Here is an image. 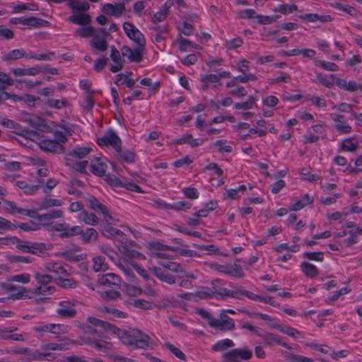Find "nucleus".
I'll return each instance as SVG.
<instances>
[{"instance_id": "f257e3e1", "label": "nucleus", "mask_w": 362, "mask_h": 362, "mask_svg": "<svg viewBox=\"0 0 362 362\" xmlns=\"http://www.w3.org/2000/svg\"><path fill=\"white\" fill-rule=\"evenodd\" d=\"M88 322L95 327H100L104 330H109L117 334L125 344L132 346L134 349H147L154 345L151 337L140 329H129L127 331L117 328L107 322L100 320L95 317H88Z\"/></svg>"}, {"instance_id": "f03ea898", "label": "nucleus", "mask_w": 362, "mask_h": 362, "mask_svg": "<svg viewBox=\"0 0 362 362\" xmlns=\"http://www.w3.org/2000/svg\"><path fill=\"white\" fill-rule=\"evenodd\" d=\"M23 120L35 129L28 130L23 129L19 124L16 122L17 127H13L15 129L13 133L23 136L25 139L33 140L38 135L37 130L42 132L50 131V127L47 124L45 119L39 116L27 114L24 115Z\"/></svg>"}, {"instance_id": "7ed1b4c3", "label": "nucleus", "mask_w": 362, "mask_h": 362, "mask_svg": "<svg viewBox=\"0 0 362 362\" xmlns=\"http://www.w3.org/2000/svg\"><path fill=\"white\" fill-rule=\"evenodd\" d=\"M11 243L16 245L17 249L23 252L41 256L46 250L50 249V245L43 243H31L21 240L17 237L11 238Z\"/></svg>"}, {"instance_id": "20e7f679", "label": "nucleus", "mask_w": 362, "mask_h": 362, "mask_svg": "<svg viewBox=\"0 0 362 362\" xmlns=\"http://www.w3.org/2000/svg\"><path fill=\"white\" fill-rule=\"evenodd\" d=\"M103 333L90 326L85 328V334L81 337L83 344L90 345L99 351L106 349V343L99 339L103 338Z\"/></svg>"}, {"instance_id": "39448f33", "label": "nucleus", "mask_w": 362, "mask_h": 362, "mask_svg": "<svg viewBox=\"0 0 362 362\" xmlns=\"http://www.w3.org/2000/svg\"><path fill=\"white\" fill-rule=\"evenodd\" d=\"M34 277L36 279L38 284H40V286L36 288L34 290V293L40 294V295H47V293H52L54 291V286H46L42 287V286H47L52 281V276L48 274L40 273V272H35L34 274Z\"/></svg>"}, {"instance_id": "423d86ee", "label": "nucleus", "mask_w": 362, "mask_h": 362, "mask_svg": "<svg viewBox=\"0 0 362 362\" xmlns=\"http://www.w3.org/2000/svg\"><path fill=\"white\" fill-rule=\"evenodd\" d=\"M97 144L100 146H111L117 152L121 151L122 141L116 132L110 129L105 135L97 139Z\"/></svg>"}, {"instance_id": "0eeeda50", "label": "nucleus", "mask_w": 362, "mask_h": 362, "mask_svg": "<svg viewBox=\"0 0 362 362\" xmlns=\"http://www.w3.org/2000/svg\"><path fill=\"white\" fill-rule=\"evenodd\" d=\"M123 28L126 35L132 40H134L138 45L144 47L146 45V39L144 35L132 24L129 22H124L123 23Z\"/></svg>"}, {"instance_id": "6e6552de", "label": "nucleus", "mask_w": 362, "mask_h": 362, "mask_svg": "<svg viewBox=\"0 0 362 362\" xmlns=\"http://www.w3.org/2000/svg\"><path fill=\"white\" fill-rule=\"evenodd\" d=\"M10 23L15 25L21 23L24 25L33 28L48 27L50 25L47 21L35 17L12 18L10 19Z\"/></svg>"}, {"instance_id": "1a4fd4ad", "label": "nucleus", "mask_w": 362, "mask_h": 362, "mask_svg": "<svg viewBox=\"0 0 362 362\" xmlns=\"http://www.w3.org/2000/svg\"><path fill=\"white\" fill-rule=\"evenodd\" d=\"M211 327L221 331H231L235 329V323L233 319L225 313L220 315V318H215L211 323Z\"/></svg>"}, {"instance_id": "9d476101", "label": "nucleus", "mask_w": 362, "mask_h": 362, "mask_svg": "<svg viewBox=\"0 0 362 362\" xmlns=\"http://www.w3.org/2000/svg\"><path fill=\"white\" fill-rule=\"evenodd\" d=\"M88 206L96 213L102 214L106 221H113V217L110 214L109 210L105 205L102 204L98 199L91 197L86 199Z\"/></svg>"}, {"instance_id": "9b49d317", "label": "nucleus", "mask_w": 362, "mask_h": 362, "mask_svg": "<svg viewBox=\"0 0 362 362\" xmlns=\"http://www.w3.org/2000/svg\"><path fill=\"white\" fill-rule=\"evenodd\" d=\"M39 146L42 150L47 152L58 154L65 153V149L63 145L52 139L41 140L39 142Z\"/></svg>"}, {"instance_id": "f8f14e48", "label": "nucleus", "mask_w": 362, "mask_h": 362, "mask_svg": "<svg viewBox=\"0 0 362 362\" xmlns=\"http://www.w3.org/2000/svg\"><path fill=\"white\" fill-rule=\"evenodd\" d=\"M98 284L110 288H120V279L113 273H107L99 276L98 279Z\"/></svg>"}, {"instance_id": "ddd939ff", "label": "nucleus", "mask_w": 362, "mask_h": 362, "mask_svg": "<svg viewBox=\"0 0 362 362\" xmlns=\"http://www.w3.org/2000/svg\"><path fill=\"white\" fill-rule=\"evenodd\" d=\"M99 33L104 34L105 35H110V33L107 32L105 28H99L96 30L92 26L83 27L75 31V36H80L86 38L88 37H99Z\"/></svg>"}, {"instance_id": "4468645a", "label": "nucleus", "mask_w": 362, "mask_h": 362, "mask_svg": "<svg viewBox=\"0 0 362 362\" xmlns=\"http://www.w3.org/2000/svg\"><path fill=\"white\" fill-rule=\"evenodd\" d=\"M74 303L72 301L65 300L59 303V308L57 310V315L63 318H73L76 315V310L73 308Z\"/></svg>"}, {"instance_id": "2eb2a0df", "label": "nucleus", "mask_w": 362, "mask_h": 362, "mask_svg": "<svg viewBox=\"0 0 362 362\" xmlns=\"http://www.w3.org/2000/svg\"><path fill=\"white\" fill-rule=\"evenodd\" d=\"M102 11L109 16L119 18L123 15L125 11V2L122 1L119 4H105L102 8Z\"/></svg>"}, {"instance_id": "dca6fc26", "label": "nucleus", "mask_w": 362, "mask_h": 362, "mask_svg": "<svg viewBox=\"0 0 362 362\" xmlns=\"http://www.w3.org/2000/svg\"><path fill=\"white\" fill-rule=\"evenodd\" d=\"M144 47L139 45L135 49H131L128 46H124L122 49L123 57L127 56L132 62H140L142 60V52Z\"/></svg>"}, {"instance_id": "f3484780", "label": "nucleus", "mask_w": 362, "mask_h": 362, "mask_svg": "<svg viewBox=\"0 0 362 362\" xmlns=\"http://www.w3.org/2000/svg\"><path fill=\"white\" fill-rule=\"evenodd\" d=\"M261 337L264 340L265 345L273 346L275 344H279L287 349H291V347L287 343L282 341L281 338L276 334L270 332H264L262 335H261Z\"/></svg>"}, {"instance_id": "a211bd4d", "label": "nucleus", "mask_w": 362, "mask_h": 362, "mask_svg": "<svg viewBox=\"0 0 362 362\" xmlns=\"http://www.w3.org/2000/svg\"><path fill=\"white\" fill-rule=\"evenodd\" d=\"M332 118L334 122L335 129L340 134H347L351 131V127L345 121V117L341 115H332Z\"/></svg>"}, {"instance_id": "6ab92c4d", "label": "nucleus", "mask_w": 362, "mask_h": 362, "mask_svg": "<svg viewBox=\"0 0 362 362\" xmlns=\"http://www.w3.org/2000/svg\"><path fill=\"white\" fill-rule=\"evenodd\" d=\"M90 167V172L95 175L103 177L105 175L107 165L105 163L100 161V158H95V159L92 160Z\"/></svg>"}, {"instance_id": "aec40b11", "label": "nucleus", "mask_w": 362, "mask_h": 362, "mask_svg": "<svg viewBox=\"0 0 362 362\" xmlns=\"http://www.w3.org/2000/svg\"><path fill=\"white\" fill-rule=\"evenodd\" d=\"M109 35L99 33V37H93L90 41V46L100 52H105L107 49L108 45L106 38Z\"/></svg>"}, {"instance_id": "412c9836", "label": "nucleus", "mask_w": 362, "mask_h": 362, "mask_svg": "<svg viewBox=\"0 0 362 362\" xmlns=\"http://www.w3.org/2000/svg\"><path fill=\"white\" fill-rule=\"evenodd\" d=\"M179 286L185 288H190L192 286V280L197 279V276L192 274L186 272L181 273L177 276Z\"/></svg>"}, {"instance_id": "4be33fe9", "label": "nucleus", "mask_w": 362, "mask_h": 362, "mask_svg": "<svg viewBox=\"0 0 362 362\" xmlns=\"http://www.w3.org/2000/svg\"><path fill=\"white\" fill-rule=\"evenodd\" d=\"M153 274L160 281L166 282L169 284L176 283V278L170 274L165 273L160 268L155 267L152 269Z\"/></svg>"}, {"instance_id": "5701e85b", "label": "nucleus", "mask_w": 362, "mask_h": 362, "mask_svg": "<svg viewBox=\"0 0 362 362\" xmlns=\"http://www.w3.org/2000/svg\"><path fill=\"white\" fill-rule=\"evenodd\" d=\"M204 142V139H194L192 134H184L181 138L174 141L175 144H188L191 147H196L201 145Z\"/></svg>"}, {"instance_id": "b1692460", "label": "nucleus", "mask_w": 362, "mask_h": 362, "mask_svg": "<svg viewBox=\"0 0 362 362\" xmlns=\"http://www.w3.org/2000/svg\"><path fill=\"white\" fill-rule=\"evenodd\" d=\"M68 21L72 23L87 25L91 22V17L86 13L74 14L69 17Z\"/></svg>"}, {"instance_id": "393cba45", "label": "nucleus", "mask_w": 362, "mask_h": 362, "mask_svg": "<svg viewBox=\"0 0 362 362\" xmlns=\"http://www.w3.org/2000/svg\"><path fill=\"white\" fill-rule=\"evenodd\" d=\"M300 18L303 21L312 23L317 21L322 23L330 22L332 20V16L329 15L320 16L317 13H308L305 15H301L300 16Z\"/></svg>"}, {"instance_id": "a878e982", "label": "nucleus", "mask_w": 362, "mask_h": 362, "mask_svg": "<svg viewBox=\"0 0 362 362\" xmlns=\"http://www.w3.org/2000/svg\"><path fill=\"white\" fill-rule=\"evenodd\" d=\"M26 57V52L24 49H13L2 57V60L8 63Z\"/></svg>"}, {"instance_id": "bb28decb", "label": "nucleus", "mask_w": 362, "mask_h": 362, "mask_svg": "<svg viewBox=\"0 0 362 362\" xmlns=\"http://www.w3.org/2000/svg\"><path fill=\"white\" fill-rule=\"evenodd\" d=\"M118 290L119 288H111L108 290L102 291L100 292V296L105 300H116L121 296V293Z\"/></svg>"}, {"instance_id": "cd10ccee", "label": "nucleus", "mask_w": 362, "mask_h": 362, "mask_svg": "<svg viewBox=\"0 0 362 362\" xmlns=\"http://www.w3.org/2000/svg\"><path fill=\"white\" fill-rule=\"evenodd\" d=\"M79 218L86 224L90 226H95L99 222V219L95 214L87 211H82L79 214Z\"/></svg>"}, {"instance_id": "c85d7f7f", "label": "nucleus", "mask_w": 362, "mask_h": 362, "mask_svg": "<svg viewBox=\"0 0 362 362\" xmlns=\"http://www.w3.org/2000/svg\"><path fill=\"white\" fill-rule=\"evenodd\" d=\"M78 235H81L82 240L85 243H89L91 241H95L98 238V232L94 228H90L86 230V231H83L81 229V233Z\"/></svg>"}, {"instance_id": "c756f323", "label": "nucleus", "mask_w": 362, "mask_h": 362, "mask_svg": "<svg viewBox=\"0 0 362 362\" xmlns=\"http://www.w3.org/2000/svg\"><path fill=\"white\" fill-rule=\"evenodd\" d=\"M68 6L73 13L76 11L86 12L90 8V6L86 1H71L69 2Z\"/></svg>"}, {"instance_id": "7c9ffc66", "label": "nucleus", "mask_w": 362, "mask_h": 362, "mask_svg": "<svg viewBox=\"0 0 362 362\" xmlns=\"http://www.w3.org/2000/svg\"><path fill=\"white\" fill-rule=\"evenodd\" d=\"M354 138L344 139L340 145L341 149L349 152H355L358 146L357 141L353 142Z\"/></svg>"}, {"instance_id": "2f4dec72", "label": "nucleus", "mask_w": 362, "mask_h": 362, "mask_svg": "<svg viewBox=\"0 0 362 362\" xmlns=\"http://www.w3.org/2000/svg\"><path fill=\"white\" fill-rule=\"evenodd\" d=\"M301 269L307 277L314 278L318 274L317 269L312 264L304 262L301 264Z\"/></svg>"}, {"instance_id": "473e14b6", "label": "nucleus", "mask_w": 362, "mask_h": 362, "mask_svg": "<svg viewBox=\"0 0 362 362\" xmlns=\"http://www.w3.org/2000/svg\"><path fill=\"white\" fill-rule=\"evenodd\" d=\"M61 255L67 261L72 262H78L86 258V254H75L71 251H66L61 254Z\"/></svg>"}, {"instance_id": "72a5a7b5", "label": "nucleus", "mask_w": 362, "mask_h": 362, "mask_svg": "<svg viewBox=\"0 0 362 362\" xmlns=\"http://www.w3.org/2000/svg\"><path fill=\"white\" fill-rule=\"evenodd\" d=\"M93 269L95 272H105L108 269V265L105 262V258L103 256H97L93 258Z\"/></svg>"}, {"instance_id": "f704fd0d", "label": "nucleus", "mask_w": 362, "mask_h": 362, "mask_svg": "<svg viewBox=\"0 0 362 362\" xmlns=\"http://www.w3.org/2000/svg\"><path fill=\"white\" fill-rule=\"evenodd\" d=\"M194 296H196V299H209L214 296H216V291H213L208 287H204L201 290L197 291L194 293Z\"/></svg>"}, {"instance_id": "c9c22d12", "label": "nucleus", "mask_w": 362, "mask_h": 362, "mask_svg": "<svg viewBox=\"0 0 362 362\" xmlns=\"http://www.w3.org/2000/svg\"><path fill=\"white\" fill-rule=\"evenodd\" d=\"M272 327L273 328L277 329L279 332H282L283 334H287L291 337L296 338L297 335L300 334V332L299 331L291 327L282 326L278 324L273 325Z\"/></svg>"}, {"instance_id": "e433bc0d", "label": "nucleus", "mask_w": 362, "mask_h": 362, "mask_svg": "<svg viewBox=\"0 0 362 362\" xmlns=\"http://www.w3.org/2000/svg\"><path fill=\"white\" fill-rule=\"evenodd\" d=\"M0 339L4 340H13L18 341H25V337L24 334H17V333H11V332H5L0 331Z\"/></svg>"}, {"instance_id": "4c0bfd02", "label": "nucleus", "mask_w": 362, "mask_h": 362, "mask_svg": "<svg viewBox=\"0 0 362 362\" xmlns=\"http://www.w3.org/2000/svg\"><path fill=\"white\" fill-rule=\"evenodd\" d=\"M92 151L91 148L88 147H77L71 151L68 155L76 158H83Z\"/></svg>"}, {"instance_id": "58836bf2", "label": "nucleus", "mask_w": 362, "mask_h": 362, "mask_svg": "<svg viewBox=\"0 0 362 362\" xmlns=\"http://www.w3.org/2000/svg\"><path fill=\"white\" fill-rule=\"evenodd\" d=\"M80 233H81V227H80V226L69 227L68 226H66L65 230L64 232L61 233L59 236L61 238H69L72 236L78 235Z\"/></svg>"}, {"instance_id": "ea45409f", "label": "nucleus", "mask_w": 362, "mask_h": 362, "mask_svg": "<svg viewBox=\"0 0 362 362\" xmlns=\"http://www.w3.org/2000/svg\"><path fill=\"white\" fill-rule=\"evenodd\" d=\"M159 264L165 267V269L173 272L178 273L180 274L181 273L184 272L185 269L182 267V266L176 262H160Z\"/></svg>"}, {"instance_id": "a19ab883", "label": "nucleus", "mask_w": 362, "mask_h": 362, "mask_svg": "<svg viewBox=\"0 0 362 362\" xmlns=\"http://www.w3.org/2000/svg\"><path fill=\"white\" fill-rule=\"evenodd\" d=\"M163 207L167 209H174L175 211H185V209H190L192 204L187 202H178L173 204H164Z\"/></svg>"}, {"instance_id": "79ce46f5", "label": "nucleus", "mask_w": 362, "mask_h": 362, "mask_svg": "<svg viewBox=\"0 0 362 362\" xmlns=\"http://www.w3.org/2000/svg\"><path fill=\"white\" fill-rule=\"evenodd\" d=\"M12 72L16 76H35L37 74L36 66L28 69L16 68L13 69Z\"/></svg>"}, {"instance_id": "37998d69", "label": "nucleus", "mask_w": 362, "mask_h": 362, "mask_svg": "<svg viewBox=\"0 0 362 362\" xmlns=\"http://www.w3.org/2000/svg\"><path fill=\"white\" fill-rule=\"evenodd\" d=\"M45 268L48 271L54 272L59 274H67V271L59 263L48 262L45 264Z\"/></svg>"}, {"instance_id": "c03bdc74", "label": "nucleus", "mask_w": 362, "mask_h": 362, "mask_svg": "<svg viewBox=\"0 0 362 362\" xmlns=\"http://www.w3.org/2000/svg\"><path fill=\"white\" fill-rule=\"evenodd\" d=\"M232 351L240 359L242 360H249L252 356V351L247 348L235 349Z\"/></svg>"}, {"instance_id": "a18cd8bd", "label": "nucleus", "mask_w": 362, "mask_h": 362, "mask_svg": "<svg viewBox=\"0 0 362 362\" xmlns=\"http://www.w3.org/2000/svg\"><path fill=\"white\" fill-rule=\"evenodd\" d=\"M332 6L334 8L341 10L344 12H346V13L349 14L351 16H356V10L355 8L350 6H345L340 3H333L332 4Z\"/></svg>"}, {"instance_id": "49530a36", "label": "nucleus", "mask_w": 362, "mask_h": 362, "mask_svg": "<svg viewBox=\"0 0 362 362\" xmlns=\"http://www.w3.org/2000/svg\"><path fill=\"white\" fill-rule=\"evenodd\" d=\"M233 342L230 339H226L221 340L218 341L216 344H215L212 347V350L214 351H218L223 350L227 347H233Z\"/></svg>"}, {"instance_id": "de8ad7c7", "label": "nucleus", "mask_w": 362, "mask_h": 362, "mask_svg": "<svg viewBox=\"0 0 362 362\" xmlns=\"http://www.w3.org/2000/svg\"><path fill=\"white\" fill-rule=\"evenodd\" d=\"M47 105L52 108L62 109L69 105V103L66 100L49 99Z\"/></svg>"}, {"instance_id": "09e8293b", "label": "nucleus", "mask_w": 362, "mask_h": 362, "mask_svg": "<svg viewBox=\"0 0 362 362\" xmlns=\"http://www.w3.org/2000/svg\"><path fill=\"white\" fill-rule=\"evenodd\" d=\"M119 155L120 158L129 163H133L135 160L136 155L135 153L130 150H125L117 152Z\"/></svg>"}, {"instance_id": "8fccbe9b", "label": "nucleus", "mask_w": 362, "mask_h": 362, "mask_svg": "<svg viewBox=\"0 0 362 362\" xmlns=\"http://www.w3.org/2000/svg\"><path fill=\"white\" fill-rule=\"evenodd\" d=\"M230 276L236 277V278H242L245 276L242 267L235 262L233 264H230Z\"/></svg>"}, {"instance_id": "3c124183", "label": "nucleus", "mask_w": 362, "mask_h": 362, "mask_svg": "<svg viewBox=\"0 0 362 362\" xmlns=\"http://www.w3.org/2000/svg\"><path fill=\"white\" fill-rule=\"evenodd\" d=\"M298 10V6L295 4L287 5L281 4L274 9L275 11L280 12L282 14L291 13Z\"/></svg>"}, {"instance_id": "603ef678", "label": "nucleus", "mask_w": 362, "mask_h": 362, "mask_svg": "<svg viewBox=\"0 0 362 362\" xmlns=\"http://www.w3.org/2000/svg\"><path fill=\"white\" fill-rule=\"evenodd\" d=\"M59 285L65 288H74L77 286V282L73 279L58 278Z\"/></svg>"}, {"instance_id": "864d4df0", "label": "nucleus", "mask_w": 362, "mask_h": 362, "mask_svg": "<svg viewBox=\"0 0 362 362\" xmlns=\"http://www.w3.org/2000/svg\"><path fill=\"white\" fill-rule=\"evenodd\" d=\"M13 80L6 74L0 71V90L6 88V85L12 86Z\"/></svg>"}, {"instance_id": "5fc2aeb1", "label": "nucleus", "mask_w": 362, "mask_h": 362, "mask_svg": "<svg viewBox=\"0 0 362 362\" xmlns=\"http://www.w3.org/2000/svg\"><path fill=\"white\" fill-rule=\"evenodd\" d=\"M62 206V202L56 199H45L40 206L41 209H46L52 206Z\"/></svg>"}, {"instance_id": "6e6d98bb", "label": "nucleus", "mask_w": 362, "mask_h": 362, "mask_svg": "<svg viewBox=\"0 0 362 362\" xmlns=\"http://www.w3.org/2000/svg\"><path fill=\"white\" fill-rule=\"evenodd\" d=\"M303 257L310 260L322 262L324 259V253L322 252H305Z\"/></svg>"}, {"instance_id": "4d7b16f0", "label": "nucleus", "mask_w": 362, "mask_h": 362, "mask_svg": "<svg viewBox=\"0 0 362 362\" xmlns=\"http://www.w3.org/2000/svg\"><path fill=\"white\" fill-rule=\"evenodd\" d=\"M102 311L104 313L112 314L114 317L117 318H126L127 315L126 313L120 311L117 309L113 308H109V307H104L102 309Z\"/></svg>"}, {"instance_id": "13d9d810", "label": "nucleus", "mask_w": 362, "mask_h": 362, "mask_svg": "<svg viewBox=\"0 0 362 362\" xmlns=\"http://www.w3.org/2000/svg\"><path fill=\"white\" fill-rule=\"evenodd\" d=\"M140 83L143 86H148V87H151V90L153 92V93H156L158 91V90L160 88V81H157L154 83H152V80L149 78H143Z\"/></svg>"}, {"instance_id": "bf43d9fd", "label": "nucleus", "mask_w": 362, "mask_h": 362, "mask_svg": "<svg viewBox=\"0 0 362 362\" xmlns=\"http://www.w3.org/2000/svg\"><path fill=\"white\" fill-rule=\"evenodd\" d=\"M31 225L27 223H21L17 226V228L19 227L21 230L24 231H35L40 230V225L35 223L33 221L30 222Z\"/></svg>"}, {"instance_id": "052dcab7", "label": "nucleus", "mask_w": 362, "mask_h": 362, "mask_svg": "<svg viewBox=\"0 0 362 362\" xmlns=\"http://www.w3.org/2000/svg\"><path fill=\"white\" fill-rule=\"evenodd\" d=\"M134 308H141L144 310H148L151 307L149 302L142 299H135L130 303Z\"/></svg>"}, {"instance_id": "680f3d73", "label": "nucleus", "mask_w": 362, "mask_h": 362, "mask_svg": "<svg viewBox=\"0 0 362 362\" xmlns=\"http://www.w3.org/2000/svg\"><path fill=\"white\" fill-rule=\"evenodd\" d=\"M167 349L170 350L176 357L180 358L182 361H186V356L184 353L180 350L178 348L174 346L173 344H165Z\"/></svg>"}, {"instance_id": "e2e57ef3", "label": "nucleus", "mask_w": 362, "mask_h": 362, "mask_svg": "<svg viewBox=\"0 0 362 362\" xmlns=\"http://www.w3.org/2000/svg\"><path fill=\"white\" fill-rule=\"evenodd\" d=\"M238 16L240 18L252 19L257 18V14L253 9H245L238 12Z\"/></svg>"}, {"instance_id": "0e129e2a", "label": "nucleus", "mask_w": 362, "mask_h": 362, "mask_svg": "<svg viewBox=\"0 0 362 362\" xmlns=\"http://www.w3.org/2000/svg\"><path fill=\"white\" fill-rule=\"evenodd\" d=\"M124 254L127 257L129 258H136V259H145V256L140 253L139 252L133 250L129 249L127 247H124Z\"/></svg>"}, {"instance_id": "69168bd1", "label": "nucleus", "mask_w": 362, "mask_h": 362, "mask_svg": "<svg viewBox=\"0 0 362 362\" xmlns=\"http://www.w3.org/2000/svg\"><path fill=\"white\" fill-rule=\"evenodd\" d=\"M222 362H242L240 359L230 350L223 355Z\"/></svg>"}, {"instance_id": "338daca9", "label": "nucleus", "mask_w": 362, "mask_h": 362, "mask_svg": "<svg viewBox=\"0 0 362 362\" xmlns=\"http://www.w3.org/2000/svg\"><path fill=\"white\" fill-rule=\"evenodd\" d=\"M186 198L195 199L198 198L199 192L194 187H187L182 190Z\"/></svg>"}, {"instance_id": "774afa93", "label": "nucleus", "mask_w": 362, "mask_h": 362, "mask_svg": "<svg viewBox=\"0 0 362 362\" xmlns=\"http://www.w3.org/2000/svg\"><path fill=\"white\" fill-rule=\"evenodd\" d=\"M108 58H100L95 62L94 70L96 72H100L103 70L105 66L107 64Z\"/></svg>"}]
</instances>
